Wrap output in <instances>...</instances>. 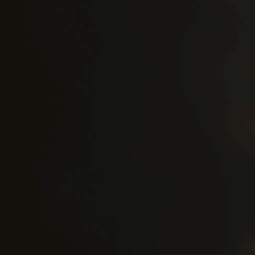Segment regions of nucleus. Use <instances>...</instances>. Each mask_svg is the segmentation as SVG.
Here are the masks:
<instances>
[{"instance_id": "f257e3e1", "label": "nucleus", "mask_w": 255, "mask_h": 255, "mask_svg": "<svg viewBox=\"0 0 255 255\" xmlns=\"http://www.w3.org/2000/svg\"><path fill=\"white\" fill-rule=\"evenodd\" d=\"M12 55H11V212H17L16 200V154L18 133L16 129L18 112L17 111V61L16 55L15 13H12Z\"/></svg>"}]
</instances>
